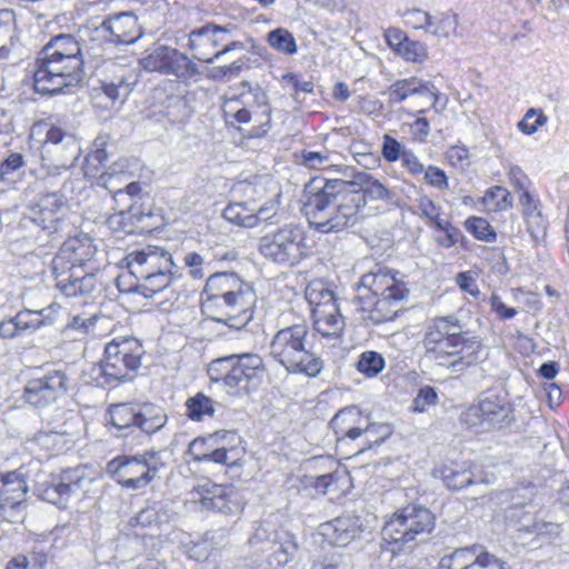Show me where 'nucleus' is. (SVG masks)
<instances>
[{"mask_svg":"<svg viewBox=\"0 0 569 569\" xmlns=\"http://www.w3.org/2000/svg\"><path fill=\"white\" fill-rule=\"evenodd\" d=\"M390 103H400L410 96H421L427 98L432 108L436 107L439 92L436 87L428 81H422L416 77L395 81L386 91Z\"/></svg>","mask_w":569,"mask_h":569,"instance_id":"cd10ccee","label":"nucleus"},{"mask_svg":"<svg viewBox=\"0 0 569 569\" xmlns=\"http://www.w3.org/2000/svg\"><path fill=\"white\" fill-rule=\"evenodd\" d=\"M457 26L458 22L455 14L436 13L431 16L427 33L438 38H448L456 33Z\"/></svg>","mask_w":569,"mask_h":569,"instance_id":"864d4df0","label":"nucleus"},{"mask_svg":"<svg viewBox=\"0 0 569 569\" xmlns=\"http://www.w3.org/2000/svg\"><path fill=\"white\" fill-rule=\"evenodd\" d=\"M338 157L336 152L330 151H308L303 153V162L312 169H327L332 166L333 158Z\"/></svg>","mask_w":569,"mask_h":569,"instance_id":"0e129e2a","label":"nucleus"},{"mask_svg":"<svg viewBox=\"0 0 569 569\" xmlns=\"http://www.w3.org/2000/svg\"><path fill=\"white\" fill-rule=\"evenodd\" d=\"M522 214L527 229L536 240L543 237L547 229V220L541 211V203L533 192H523L519 196Z\"/></svg>","mask_w":569,"mask_h":569,"instance_id":"f704fd0d","label":"nucleus"},{"mask_svg":"<svg viewBox=\"0 0 569 569\" xmlns=\"http://www.w3.org/2000/svg\"><path fill=\"white\" fill-rule=\"evenodd\" d=\"M241 86L248 90L226 101L223 109L226 117L233 119L239 124L250 122L251 111L249 108L251 106L266 107L268 102V96L260 87H251L246 81Z\"/></svg>","mask_w":569,"mask_h":569,"instance_id":"bb28decb","label":"nucleus"},{"mask_svg":"<svg viewBox=\"0 0 569 569\" xmlns=\"http://www.w3.org/2000/svg\"><path fill=\"white\" fill-rule=\"evenodd\" d=\"M100 84L111 100H126L139 81V73L128 57L107 60L100 68Z\"/></svg>","mask_w":569,"mask_h":569,"instance_id":"dca6fc26","label":"nucleus"},{"mask_svg":"<svg viewBox=\"0 0 569 569\" xmlns=\"http://www.w3.org/2000/svg\"><path fill=\"white\" fill-rule=\"evenodd\" d=\"M388 46L407 61L421 62L428 57L425 43L413 41L400 29L390 28L385 33Z\"/></svg>","mask_w":569,"mask_h":569,"instance_id":"473e14b6","label":"nucleus"},{"mask_svg":"<svg viewBox=\"0 0 569 569\" xmlns=\"http://www.w3.org/2000/svg\"><path fill=\"white\" fill-rule=\"evenodd\" d=\"M512 409L505 397L486 393L477 405L470 406L462 413V421L475 432H487L508 426Z\"/></svg>","mask_w":569,"mask_h":569,"instance_id":"4468645a","label":"nucleus"},{"mask_svg":"<svg viewBox=\"0 0 569 569\" xmlns=\"http://www.w3.org/2000/svg\"><path fill=\"white\" fill-rule=\"evenodd\" d=\"M92 482L87 466H78L62 470L59 475H52L50 480L38 482L36 491L38 496L56 505L66 508L70 498L78 495Z\"/></svg>","mask_w":569,"mask_h":569,"instance_id":"2eb2a0df","label":"nucleus"},{"mask_svg":"<svg viewBox=\"0 0 569 569\" xmlns=\"http://www.w3.org/2000/svg\"><path fill=\"white\" fill-rule=\"evenodd\" d=\"M447 561L449 569H490L500 566V559L481 545L457 549Z\"/></svg>","mask_w":569,"mask_h":569,"instance_id":"c85d7f7f","label":"nucleus"},{"mask_svg":"<svg viewBox=\"0 0 569 569\" xmlns=\"http://www.w3.org/2000/svg\"><path fill=\"white\" fill-rule=\"evenodd\" d=\"M312 348L311 335L306 322L279 329L269 345L272 359L289 373L317 377L322 370V360Z\"/></svg>","mask_w":569,"mask_h":569,"instance_id":"423d86ee","label":"nucleus"},{"mask_svg":"<svg viewBox=\"0 0 569 569\" xmlns=\"http://www.w3.org/2000/svg\"><path fill=\"white\" fill-rule=\"evenodd\" d=\"M96 322V316L73 315L68 319L62 332L64 335L76 332L77 335L73 337V339H80L84 337L87 333H89L91 329L94 328Z\"/></svg>","mask_w":569,"mask_h":569,"instance_id":"bf43d9fd","label":"nucleus"},{"mask_svg":"<svg viewBox=\"0 0 569 569\" xmlns=\"http://www.w3.org/2000/svg\"><path fill=\"white\" fill-rule=\"evenodd\" d=\"M237 190L242 193L244 201L251 206H257L258 202L280 196L279 186L269 176H257L251 180L241 181L237 186Z\"/></svg>","mask_w":569,"mask_h":569,"instance_id":"72a5a7b5","label":"nucleus"},{"mask_svg":"<svg viewBox=\"0 0 569 569\" xmlns=\"http://www.w3.org/2000/svg\"><path fill=\"white\" fill-rule=\"evenodd\" d=\"M450 490H460L477 482L470 462L443 465L433 470Z\"/></svg>","mask_w":569,"mask_h":569,"instance_id":"c9c22d12","label":"nucleus"},{"mask_svg":"<svg viewBox=\"0 0 569 569\" xmlns=\"http://www.w3.org/2000/svg\"><path fill=\"white\" fill-rule=\"evenodd\" d=\"M362 428L361 436H365L368 448L381 445L392 433V428L389 423L370 422L368 416Z\"/></svg>","mask_w":569,"mask_h":569,"instance_id":"6e6d98bb","label":"nucleus"},{"mask_svg":"<svg viewBox=\"0 0 569 569\" xmlns=\"http://www.w3.org/2000/svg\"><path fill=\"white\" fill-rule=\"evenodd\" d=\"M110 137L108 134H99L92 142L90 152L84 158L83 173L88 178H99L106 173L104 166L109 159ZM101 184V181L99 182Z\"/></svg>","mask_w":569,"mask_h":569,"instance_id":"e433bc0d","label":"nucleus"},{"mask_svg":"<svg viewBox=\"0 0 569 569\" xmlns=\"http://www.w3.org/2000/svg\"><path fill=\"white\" fill-rule=\"evenodd\" d=\"M259 251L280 266H297L308 256L305 232L298 224H284L260 238Z\"/></svg>","mask_w":569,"mask_h":569,"instance_id":"1a4fd4ad","label":"nucleus"},{"mask_svg":"<svg viewBox=\"0 0 569 569\" xmlns=\"http://www.w3.org/2000/svg\"><path fill=\"white\" fill-rule=\"evenodd\" d=\"M422 345L427 359L452 372H461L486 358L481 338L463 332L460 321L453 316L431 319Z\"/></svg>","mask_w":569,"mask_h":569,"instance_id":"7ed1b4c3","label":"nucleus"},{"mask_svg":"<svg viewBox=\"0 0 569 569\" xmlns=\"http://www.w3.org/2000/svg\"><path fill=\"white\" fill-rule=\"evenodd\" d=\"M14 30V13L11 10H0V60L10 53V43Z\"/></svg>","mask_w":569,"mask_h":569,"instance_id":"5fc2aeb1","label":"nucleus"},{"mask_svg":"<svg viewBox=\"0 0 569 569\" xmlns=\"http://www.w3.org/2000/svg\"><path fill=\"white\" fill-rule=\"evenodd\" d=\"M350 183V194L360 196L359 213L362 220L367 216V200L389 201L391 200L390 190L378 179L366 172H359Z\"/></svg>","mask_w":569,"mask_h":569,"instance_id":"c756f323","label":"nucleus"},{"mask_svg":"<svg viewBox=\"0 0 569 569\" xmlns=\"http://www.w3.org/2000/svg\"><path fill=\"white\" fill-rule=\"evenodd\" d=\"M173 516L172 510L162 502H156L140 510L136 516V523L142 528L159 527L168 523Z\"/></svg>","mask_w":569,"mask_h":569,"instance_id":"37998d69","label":"nucleus"},{"mask_svg":"<svg viewBox=\"0 0 569 569\" xmlns=\"http://www.w3.org/2000/svg\"><path fill=\"white\" fill-rule=\"evenodd\" d=\"M59 309L60 307L57 305H50L39 310L23 309L14 317L22 335H30L43 326L53 323Z\"/></svg>","mask_w":569,"mask_h":569,"instance_id":"4c0bfd02","label":"nucleus"},{"mask_svg":"<svg viewBox=\"0 0 569 569\" xmlns=\"http://www.w3.org/2000/svg\"><path fill=\"white\" fill-rule=\"evenodd\" d=\"M139 63L146 71L177 77L184 76L192 64L186 54L167 46L156 47Z\"/></svg>","mask_w":569,"mask_h":569,"instance_id":"393cba45","label":"nucleus"},{"mask_svg":"<svg viewBox=\"0 0 569 569\" xmlns=\"http://www.w3.org/2000/svg\"><path fill=\"white\" fill-rule=\"evenodd\" d=\"M309 569H349V563L342 552L332 550L313 559Z\"/></svg>","mask_w":569,"mask_h":569,"instance_id":"680f3d73","label":"nucleus"},{"mask_svg":"<svg viewBox=\"0 0 569 569\" xmlns=\"http://www.w3.org/2000/svg\"><path fill=\"white\" fill-rule=\"evenodd\" d=\"M114 172L101 174V186L112 193L113 200L120 214L128 213L130 218L141 221L143 217L150 216L142 209L143 200L148 194L143 192L139 182H127L124 188H117L113 183Z\"/></svg>","mask_w":569,"mask_h":569,"instance_id":"4be33fe9","label":"nucleus"},{"mask_svg":"<svg viewBox=\"0 0 569 569\" xmlns=\"http://www.w3.org/2000/svg\"><path fill=\"white\" fill-rule=\"evenodd\" d=\"M256 226L259 223L279 224L282 221V213L279 211V202L271 198L260 206H254Z\"/></svg>","mask_w":569,"mask_h":569,"instance_id":"4d7b16f0","label":"nucleus"},{"mask_svg":"<svg viewBox=\"0 0 569 569\" xmlns=\"http://www.w3.org/2000/svg\"><path fill=\"white\" fill-rule=\"evenodd\" d=\"M306 298L312 308V315L329 305H337L333 292L321 281H313L306 289Z\"/></svg>","mask_w":569,"mask_h":569,"instance_id":"09e8293b","label":"nucleus"},{"mask_svg":"<svg viewBox=\"0 0 569 569\" xmlns=\"http://www.w3.org/2000/svg\"><path fill=\"white\" fill-rule=\"evenodd\" d=\"M264 371L262 357L252 352L221 357L208 366L210 379L221 381L226 392L232 397H243L257 389Z\"/></svg>","mask_w":569,"mask_h":569,"instance_id":"0eeeda50","label":"nucleus"},{"mask_svg":"<svg viewBox=\"0 0 569 569\" xmlns=\"http://www.w3.org/2000/svg\"><path fill=\"white\" fill-rule=\"evenodd\" d=\"M206 445L204 438H197L192 440L189 445V452L193 456L194 460L198 461H213L217 463L232 466L236 463V459L230 457L231 451L226 448H218L212 450L211 452L198 451V447H203Z\"/></svg>","mask_w":569,"mask_h":569,"instance_id":"de8ad7c7","label":"nucleus"},{"mask_svg":"<svg viewBox=\"0 0 569 569\" xmlns=\"http://www.w3.org/2000/svg\"><path fill=\"white\" fill-rule=\"evenodd\" d=\"M244 288L252 287L243 282L234 272H217L207 279L202 296L239 291Z\"/></svg>","mask_w":569,"mask_h":569,"instance_id":"79ce46f5","label":"nucleus"},{"mask_svg":"<svg viewBox=\"0 0 569 569\" xmlns=\"http://www.w3.org/2000/svg\"><path fill=\"white\" fill-rule=\"evenodd\" d=\"M68 377L62 370H51L41 377L30 379L23 397L33 407H48L67 395Z\"/></svg>","mask_w":569,"mask_h":569,"instance_id":"a211bd4d","label":"nucleus"},{"mask_svg":"<svg viewBox=\"0 0 569 569\" xmlns=\"http://www.w3.org/2000/svg\"><path fill=\"white\" fill-rule=\"evenodd\" d=\"M386 362L381 353L367 350L363 351L357 360L356 368L367 378L377 377L385 368Z\"/></svg>","mask_w":569,"mask_h":569,"instance_id":"3c124183","label":"nucleus"},{"mask_svg":"<svg viewBox=\"0 0 569 569\" xmlns=\"http://www.w3.org/2000/svg\"><path fill=\"white\" fill-rule=\"evenodd\" d=\"M144 349L133 337L114 338L104 347L101 372L107 382L131 379L141 365Z\"/></svg>","mask_w":569,"mask_h":569,"instance_id":"f8f14e48","label":"nucleus"},{"mask_svg":"<svg viewBox=\"0 0 569 569\" xmlns=\"http://www.w3.org/2000/svg\"><path fill=\"white\" fill-rule=\"evenodd\" d=\"M93 33L113 44H131L139 40L143 31L133 12H120L107 17Z\"/></svg>","mask_w":569,"mask_h":569,"instance_id":"aec40b11","label":"nucleus"},{"mask_svg":"<svg viewBox=\"0 0 569 569\" xmlns=\"http://www.w3.org/2000/svg\"><path fill=\"white\" fill-rule=\"evenodd\" d=\"M405 297H388L386 296H376L375 299H365L359 300L361 305V309L363 311L370 312V318L377 322H386L392 320L398 312V302L401 301Z\"/></svg>","mask_w":569,"mask_h":569,"instance_id":"ea45409f","label":"nucleus"},{"mask_svg":"<svg viewBox=\"0 0 569 569\" xmlns=\"http://www.w3.org/2000/svg\"><path fill=\"white\" fill-rule=\"evenodd\" d=\"M366 418L367 416H363L361 410L356 406L339 410L330 421L337 440L343 441L346 438L350 440L358 439L361 436Z\"/></svg>","mask_w":569,"mask_h":569,"instance_id":"7c9ffc66","label":"nucleus"},{"mask_svg":"<svg viewBox=\"0 0 569 569\" xmlns=\"http://www.w3.org/2000/svg\"><path fill=\"white\" fill-rule=\"evenodd\" d=\"M28 486L16 471L2 477L0 487V517L11 523L23 522L27 516Z\"/></svg>","mask_w":569,"mask_h":569,"instance_id":"6ab92c4d","label":"nucleus"},{"mask_svg":"<svg viewBox=\"0 0 569 569\" xmlns=\"http://www.w3.org/2000/svg\"><path fill=\"white\" fill-rule=\"evenodd\" d=\"M402 17L408 27L417 30L421 29L427 33L431 14L420 9H409Z\"/></svg>","mask_w":569,"mask_h":569,"instance_id":"69168bd1","label":"nucleus"},{"mask_svg":"<svg viewBox=\"0 0 569 569\" xmlns=\"http://www.w3.org/2000/svg\"><path fill=\"white\" fill-rule=\"evenodd\" d=\"M216 401L203 392H197L186 402L187 416L193 421H201L206 417H213Z\"/></svg>","mask_w":569,"mask_h":569,"instance_id":"49530a36","label":"nucleus"},{"mask_svg":"<svg viewBox=\"0 0 569 569\" xmlns=\"http://www.w3.org/2000/svg\"><path fill=\"white\" fill-rule=\"evenodd\" d=\"M143 282L136 286L132 291L142 295L146 298H153L157 293L166 290L173 279V272L162 271L150 273L148 277L139 278Z\"/></svg>","mask_w":569,"mask_h":569,"instance_id":"a18cd8bd","label":"nucleus"},{"mask_svg":"<svg viewBox=\"0 0 569 569\" xmlns=\"http://www.w3.org/2000/svg\"><path fill=\"white\" fill-rule=\"evenodd\" d=\"M161 467L159 452L149 451L142 456L117 457L108 462L107 471L122 487L139 490L154 479Z\"/></svg>","mask_w":569,"mask_h":569,"instance_id":"ddd939ff","label":"nucleus"},{"mask_svg":"<svg viewBox=\"0 0 569 569\" xmlns=\"http://www.w3.org/2000/svg\"><path fill=\"white\" fill-rule=\"evenodd\" d=\"M108 421L119 431V437H128L137 429L152 435L167 423L168 417L161 407L152 403H114L108 409Z\"/></svg>","mask_w":569,"mask_h":569,"instance_id":"9d476101","label":"nucleus"},{"mask_svg":"<svg viewBox=\"0 0 569 569\" xmlns=\"http://www.w3.org/2000/svg\"><path fill=\"white\" fill-rule=\"evenodd\" d=\"M96 253V247L88 236L67 239L52 259L51 269L56 287L67 297H88L96 291V274L86 272L83 267Z\"/></svg>","mask_w":569,"mask_h":569,"instance_id":"20e7f679","label":"nucleus"},{"mask_svg":"<svg viewBox=\"0 0 569 569\" xmlns=\"http://www.w3.org/2000/svg\"><path fill=\"white\" fill-rule=\"evenodd\" d=\"M267 41L272 49L283 54L291 56L298 51L293 34L284 28H277L270 31L267 36Z\"/></svg>","mask_w":569,"mask_h":569,"instance_id":"603ef678","label":"nucleus"},{"mask_svg":"<svg viewBox=\"0 0 569 569\" xmlns=\"http://www.w3.org/2000/svg\"><path fill=\"white\" fill-rule=\"evenodd\" d=\"M545 122L546 117L541 111L537 112L535 109H529L523 119L518 122V128L526 134H532L539 127L543 126Z\"/></svg>","mask_w":569,"mask_h":569,"instance_id":"774afa93","label":"nucleus"},{"mask_svg":"<svg viewBox=\"0 0 569 569\" xmlns=\"http://www.w3.org/2000/svg\"><path fill=\"white\" fill-rule=\"evenodd\" d=\"M465 227L478 240L492 242L497 239L495 229L485 218L470 217L466 220Z\"/></svg>","mask_w":569,"mask_h":569,"instance_id":"052dcab7","label":"nucleus"},{"mask_svg":"<svg viewBox=\"0 0 569 569\" xmlns=\"http://www.w3.org/2000/svg\"><path fill=\"white\" fill-rule=\"evenodd\" d=\"M482 203L489 212L503 211L511 208L512 197L506 188L495 186L486 191Z\"/></svg>","mask_w":569,"mask_h":569,"instance_id":"8fccbe9b","label":"nucleus"},{"mask_svg":"<svg viewBox=\"0 0 569 569\" xmlns=\"http://www.w3.org/2000/svg\"><path fill=\"white\" fill-rule=\"evenodd\" d=\"M83 66L82 48L74 36L60 33L52 37L34 63V91L48 96L68 92L82 82Z\"/></svg>","mask_w":569,"mask_h":569,"instance_id":"f03ea898","label":"nucleus"},{"mask_svg":"<svg viewBox=\"0 0 569 569\" xmlns=\"http://www.w3.org/2000/svg\"><path fill=\"white\" fill-rule=\"evenodd\" d=\"M298 551V543L292 535L282 532L279 541H274L272 552L268 557L269 569H280L291 562Z\"/></svg>","mask_w":569,"mask_h":569,"instance_id":"a19ab883","label":"nucleus"},{"mask_svg":"<svg viewBox=\"0 0 569 569\" xmlns=\"http://www.w3.org/2000/svg\"><path fill=\"white\" fill-rule=\"evenodd\" d=\"M80 154V143L71 131L57 123L48 128L42 146V170L46 176L56 178L71 169Z\"/></svg>","mask_w":569,"mask_h":569,"instance_id":"9b49d317","label":"nucleus"},{"mask_svg":"<svg viewBox=\"0 0 569 569\" xmlns=\"http://www.w3.org/2000/svg\"><path fill=\"white\" fill-rule=\"evenodd\" d=\"M315 329L326 338H338L343 331L345 320L338 305H329L312 315Z\"/></svg>","mask_w":569,"mask_h":569,"instance_id":"58836bf2","label":"nucleus"},{"mask_svg":"<svg viewBox=\"0 0 569 569\" xmlns=\"http://www.w3.org/2000/svg\"><path fill=\"white\" fill-rule=\"evenodd\" d=\"M231 38V29L214 23H208L189 34V48L193 58L206 63H212L220 56H216L222 44Z\"/></svg>","mask_w":569,"mask_h":569,"instance_id":"412c9836","label":"nucleus"},{"mask_svg":"<svg viewBox=\"0 0 569 569\" xmlns=\"http://www.w3.org/2000/svg\"><path fill=\"white\" fill-rule=\"evenodd\" d=\"M417 208L421 218L432 222L436 228L445 226V219L441 217V208L425 193H419Z\"/></svg>","mask_w":569,"mask_h":569,"instance_id":"13d9d810","label":"nucleus"},{"mask_svg":"<svg viewBox=\"0 0 569 569\" xmlns=\"http://www.w3.org/2000/svg\"><path fill=\"white\" fill-rule=\"evenodd\" d=\"M397 272L378 267L362 276L358 284V299H375L376 296L406 297L405 284L396 278Z\"/></svg>","mask_w":569,"mask_h":569,"instance_id":"b1692460","label":"nucleus"},{"mask_svg":"<svg viewBox=\"0 0 569 569\" xmlns=\"http://www.w3.org/2000/svg\"><path fill=\"white\" fill-rule=\"evenodd\" d=\"M436 526L433 513L421 505H408L392 515L382 529V538L389 545L392 567H413V541H423Z\"/></svg>","mask_w":569,"mask_h":569,"instance_id":"39448f33","label":"nucleus"},{"mask_svg":"<svg viewBox=\"0 0 569 569\" xmlns=\"http://www.w3.org/2000/svg\"><path fill=\"white\" fill-rule=\"evenodd\" d=\"M201 299L202 309L209 318L234 329H241L249 323L257 301L252 288L202 296Z\"/></svg>","mask_w":569,"mask_h":569,"instance_id":"6e6552de","label":"nucleus"},{"mask_svg":"<svg viewBox=\"0 0 569 569\" xmlns=\"http://www.w3.org/2000/svg\"><path fill=\"white\" fill-rule=\"evenodd\" d=\"M359 532L358 521L349 516L338 517L319 526V533L332 546L345 547Z\"/></svg>","mask_w":569,"mask_h":569,"instance_id":"2f4dec72","label":"nucleus"},{"mask_svg":"<svg viewBox=\"0 0 569 569\" xmlns=\"http://www.w3.org/2000/svg\"><path fill=\"white\" fill-rule=\"evenodd\" d=\"M438 403V395L435 388L426 386L419 389L412 401V409L416 412H426L430 407Z\"/></svg>","mask_w":569,"mask_h":569,"instance_id":"e2e57ef3","label":"nucleus"},{"mask_svg":"<svg viewBox=\"0 0 569 569\" xmlns=\"http://www.w3.org/2000/svg\"><path fill=\"white\" fill-rule=\"evenodd\" d=\"M222 216L232 224L243 228L256 227L254 206L244 200L230 202L223 209Z\"/></svg>","mask_w":569,"mask_h":569,"instance_id":"c03bdc74","label":"nucleus"},{"mask_svg":"<svg viewBox=\"0 0 569 569\" xmlns=\"http://www.w3.org/2000/svg\"><path fill=\"white\" fill-rule=\"evenodd\" d=\"M53 179L50 176H42L37 179L36 187L39 197L30 206L32 220L49 232L57 231V224L60 222L61 212L66 207L63 196L57 190H49V187L53 186Z\"/></svg>","mask_w":569,"mask_h":569,"instance_id":"f3484780","label":"nucleus"},{"mask_svg":"<svg viewBox=\"0 0 569 569\" xmlns=\"http://www.w3.org/2000/svg\"><path fill=\"white\" fill-rule=\"evenodd\" d=\"M127 268L137 279L150 273L171 271L174 267L172 256L164 248L147 246L129 253L126 258Z\"/></svg>","mask_w":569,"mask_h":569,"instance_id":"5701e85b","label":"nucleus"},{"mask_svg":"<svg viewBox=\"0 0 569 569\" xmlns=\"http://www.w3.org/2000/svg\"><path fill=\"white\" fill-rule=\"evenodd\" d=\"M192 499L201 505L202 509L232 513L238 510L237 492L231 486L206 482L192 491Z\"/></svg>","mask_w":569,"mask_h":569,"instance_id":"a878e982","label":"nucleus"},{"mask_svg":"<svg viewBox=\"0 0 569 569\" xmlns=\"http://www.w3.org/2000/svg\"><path fill=\"white\" fill-rule=\"evenodd\" d=\"M246 62L243 59H238L228 66L214 67L210 70L209 77L213 80H223L238 77L243 70Z\"/></svg>","mask_w":569,"mask_h":569,"instance_id":"338daca9","label":"nucleus"},{"mask_svg":"<svg viewBox=\"0 0 569 569\" xmlns=\"http://www.w3.org/2000/svg\"><path fill=\"white\" fill-rule=\"evenodd\" d=\"M350 183L342 179L317 178L308 187L305 216L321 233L339 232L362 221L360 196L350 194Z\"/></svg>","mask_w":569,"mask_h":569,"instance_id":"f257e3e1","label":"nucleus"}]
</instances>
